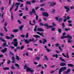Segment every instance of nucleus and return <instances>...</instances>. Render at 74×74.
Returning <instances> with one entry per match:
<instances>
[{
  "label": "nucleus",
  "instance_id": "1",
  "mask_svg": "<svg viewBox=\"0 0 74 74\" xmlns=\"http://www.w3.org/2000/svg\"><path fill=\"white\" fill-rule=\"evenodd\" d=\"M67 70V67L66 66L60 68L59 71V74H61L62 71H64L65 70Z\"/></svg>",
  "mask_w": 74,
  "mask_h": 74
},
{
  "label": "nucleus",
  "instance_id": "2",
  "mask_svg": "<svg viewBox=\"0 0 74 74\" xmlns=\"http://www.w3.org/2000/svg\"><path fill=\"white\" fill-rule=\"evenodd\" d=\"M17 41L18 40L17 39L15 38L13 40L14 42H12L11 44H13V45L14 47H17V46L18 45V42H17Z\"/></svg>",
  "mask_w": 74,
  "mask_h": 74
},
{
  "label": "nucleus",
  "instance_id": "3",
  "mask_svg": "<svg viewBox=\"0 0 74 74\" xmlns=\"http://www.w3.org/2000/svg\"><path fill=\"white\" fill-rule=\"evenodd\" d=\"M69 38V39H73L72 36H70L69 34H67V36H63L61 37V39H63V38Z\"/></svg>",
  "mask_w": 74,
  "mask_h": 74
},
{
  "label": "nucleus",
  "instance_id": "4",
  "mask_svg": "<svg viewBox=\"0 0 74 74\" xmlns=\"http://www.w3.org/2000/svg\"><path fill=\"white\" fill-rule=\"evenodd\" d=\"M25 68H27V69H26V71L27 72H29V71H30L31 69H30V68L27 67V65H25L24 66V70H25Z\"/></svg>",
  "mask_w": 74,
  "mask_h": 74
},
{
  "label": "nucleus",
  "instance_id": "5",
  "mask_svg": "<svg viewBox=\"0 0 74 74\" xmlns=\"http://www.w3.org/2000/svg\"><path fill=\"white\" fill-rule=\"evenodd\" d=\"M49 4H50V5H49V7L51 8V7H53L54 5H56V2L53 3V2L50 1L49 2Z\"/></svg>",
  "mask_w": 74,
  "mask_h": 74
},
{
  "label": "nucleus",
  "instance_id": "6",
  "mask_svg": "<svg viewBox=\"0 0 74 74\" xmlns=\"http://www.w3.org/2000/svg\"><path fill=\"white\" fill-rule=\"evenodd\" d=\"M60 66H62L63 67L64 66H67V64L65 62H62L60 63Z\"/></svg>",
  "mask_w": 74,
  "mask_h": 74
},
{
  "label": "nucleus",
  "instance_id": "7",
  "mask_svg": "<svg viewBox=\"0 0 74 74\" xmlns=\"http://www.w3.org/2000/svg\"><path fill=\"white\" fill-rule=\"evenodd\" d=\"M64 8L66 9V12H68L70 11V8L69 7L67 6H65Z\"/></svg>",
  "mask_w": 74,
  "mask_h": 74
},
{
  "label": "nucleus",
  "instance_id": "8",
  "mask_svg": "<svg viewBox=\"0 0 74 74\" xmlns=\"http://www.w3.org/2000/svg\"><path fill=\"white\" fill-rule=\"evenodd\" d=\"M20 4H21V3H20L17 2L15 3L14 5H16V8H17V9H18V7H19V5Z\"/></svg>",
  "mask_w": 74,
  "mask_h": 74
},
{
  "label": "nucleus",
  "instance_id": "9",
  "mask_svg": "<svg viewBox=\"0 0 74 74\" xmlns=\"http://www.w3.org/2000/svg\"><path fill=\"white\" fill-rule=\"evenodd\" d=\"M42 14L43 16H46L47 17L48 16V13L47 12H44L42 13Z\"/></svg>",
  "mask_w": 74,
  "mask_h": 74
},
{
  "label": "nucleus",
  "instance_id": "10",
  "mask_svg": "<svg viewBox=\"0 0 74 74\" xmlns=\"http://www.w3.org/2000/svg\"><path fill=\"white\" fill-rule=\"evenodd\" d=\"M36 33L37 34H39V35H40V36H42L43 37H44V35H43V34H44V33H43V32H42L41 33L40 32H37Z\"/></svg>",
  "mask_w": 74,
  "mask_h": 74
},
{
  "label": "nucleus",
  "instance_id": "11",
  "mask_svg": "<svg viewBox=\"0 0 74 74\" xmlns=\"http://www.w3.org/2000/svg\"><path fill=\"white\" fill-rule=\"evenodd\" d=\"M5 37L7 40H12V38L11 37H9L8 36H5Z\"/></svg>",
  "mask_w": 74,
  "mask_h": 74
},
{
  "label": "nucleus",
  "instance_id": "12",
  "mask_svg": "<svg viewBox=\"0 0 74 74\" xmlns=\"http://www.w3.org/2000/svg\"><path fill=\"white\" fill-rule=\"evenodd\" d=\"M7 50V48H5L4 49H3L2 50L1 52H2L3 53H4V52H6Z\"/></svg>",
  "mask_w": 74,
  "mask_h": 74
},
{
  "label": "nucleus",
  "instance_id": "13",
  "mask_svg": "<svg viewBox=\"0 0 74 74\" xmlns=\"http://www.w3.org/2000/svg\"><path fill=\"white\" fill-rule=\"evenodd\" d=\"M12 59L13 60V61H12V63H14L15 62V58H14V56H13L12 58Z\"/></svg>",
  "mask_w": 74,
  "mask_h": 74
},
{
  "label": "nucleus",
  "instance_id": "14",
  "mask_svg": "<svg viewBox=\"0 0 74 74\" xmlns=\"http://www.w3.org/2000/svg\"><path fill=\"white\" fill-rule=\"evenodd\" d=\"M38 30L39 32H44V29L41 28H38Z\"/></svg>",
  "mask_w": 74,
  "mask_h": 74
},
{
  "label": "nucleus",
  "instance_id": "15",
  "mask_svg": "<svg viewBox=\"0 0 74 74\" xmlns=\"http://www.w3.org/2000/svg\"><path fill=\"white\" fill-rule=\"evenodd\" d=\"M34 37H36V39H37L38 38H40V37L37 35H35L33 36Z\"/></svg>",
  "mask_w": 74,
  "mask_h": 74
},
{
  "label": "nucleus",
  "instance_id": "16",
  "mask_svg": "<svg viewBox=\"0 0 74 74\" xmlns=\"http://www.w3.org/2000/svg\"><path fill=\"white\" fill-rule=\"evenodd\" d=\"M24 40H25V43H26L27 44H29V40H25V39H24Z\"/></svg>",
  "mask_w": 74,
  "mask_h": 74
},
{
  "label": "nucleus",
  "instance_id": "17",
  "mask_svg": "<svg viewBox=\"0 0 74 74\" xmlns=\"http://www.w3.org/2000/svg\"><path fill=\"white\" fill-rule=\"evenodd\" d=\"M10 12L11 14V21H13L14 19V16H13V15H12V14L11 12Z\"/></svg>",
  "mask_w": 74,
  "mask_h": 74
},
{
  "label": "nucleus",
  "instance_id": "18",
  "mask_svg": "<svg viewBox=\"0 0 74 74\" xmlns=\"http://www.w3.org/2000/svg\"><path fill=\"white\" fill-rule=\"evenodd\" d=\"M43 44H45V42H47V40L45 38L43 39Z\"/></svg>",
  "mask_w": 74,
  "mask_h": 74
},
{
  "label": "nucleus",
  "instance_id": "19",
  "mask_svg": "<svg viewBox=\"0 0 74 74\" xmlns=\"http://www.w3.org/2000/svg\"><path fill=\"white\" fill-rule=\"evenodd\" d=\"M19 30L18 29H14L13 30L12 32L14 33H16V32H18Z\"/></svg>",
  "mask_w": 74,
  "mask_h": 74
},
{
  "label": "nucleus",
  "instance_id": "20",
  "mask_svg": "<svg viewBox=\"0 0 74 74\" xmlns=\"http://www.w3.org/2000/svg\"><path fill=\"white\" fill-rule=\"evenodd\" d=\"M71 39L69 38V39H68V40L67 42L68 43H70L71 42H73V40H71Z\"/></svg>",
  "mask_w": 74,
  "mask_h": 74
},
{
  "label": "nucleus",
  "instance_id": "21",
  "mask_svg": "<svg viewBox=\"0 0 74 74\" xmlns=\"http://www.w3.org/2000/svg\"><path fill=\"white\" fill-rule=\"evenodd\" d=\"M3 70H10V68L8 67H6L3 68Z\"/></svg>",
  "mask_w": 74,
  "mask_h": 74
},
{
  "label": "nucleus",
  "instance_id": "22",
  "mask_svg": "<svg viewBox=\"0 0 74 74\" xmlns=\"http://www.w3.org/2000/svg\"><path fill=\"white\" fill-rule=\"evenodd\" d=\"M68 66L69 67H74V66L73 64H68Z\"/></svg>",
  "mask_w": 74,
  "mask_h": 74
},
{
  "label": "nucleus",
  "instance_id": "23",
  "mask_svg": "<svg viewBox=\"0 0 74 74\" xmlns=\"http://www.w3.org/2000/svg\"><path fill=\"white\" fill-rule=\"evenodd\" d=\"M26 4L31 5V2L29 1H26Z\"/></svg>",
  "mask_w": 74,
  "mask_h": 74
},
{
  "label": "nucleus",
  "instance_id": "24",
  "mask_svg": "<svg viewBox=\"0 0 74 74\" xmlns=\"http://www.w3.org/2000/svg\"><path fill=\"white\" fill-rule=\"evenodd\" d=\"M60 60H61L63 62H66V60H64L63 59H62V57H60Z\"/></svg>",
  "mask_w": 74,
  "mask_h": 74
},
{
  "label": "nucleus",
  "instance_id": "25",
  "mask_svg": "<svg viewBox=\"0 0 74 74\" xmlns=\"http://www.w3.org/2000/svg\"><path fill=\"white\" fill-rule=\"evenodd\" d=\"M34 15H36V20H38V17H39V16H38V15H37V14H34Z\"/></svg>",
  "mask_w": 74,
  "mask_h": 74
},
{
  "label": "nucleus",
  "instance_id": "26",
  "mask_svg": "<svg viewBox=\"0 0 74 74\" xmlns=\"http://www.w3.org/2000/svg\"><path fill=\"white\" fill-rule=\"evenodd\" d=\"M62 29H64L65 28V24L64 23H63L62 24Z\"/></svg>",
  "mask_w": 74,
  "mask_h": 74
},
{
  "label": "nucleus",
  "instance_id": "27",
  "mask_svg": "<svg viewBox=\"0 0 74 74\" xmlns=\"http://www.w3.org/2000/svg\"><path fill=\"white\" fill-rule=\"evenodd\" d=\"M71 71V69L69 68L68 69L66 72H67V73L68 74V73H70V71Z\"/></svg>",
  "mask_w": 74,
  "mask_h": 74
},
{
  "label": "nucleus",
  "instance_id": "28",
  "mask_svg": "<svg viewBox=\"0 0 74 74\" xmlns=\"http://www.w3.org/2000/svg\"><path fill=\"white\" fill-rule=\"evenodd\" d=\"M23 27V25H22L21 26L19 27V29L20 30H22Z\"/></svg>",
  "mask_w": 74,
  "mask_h": 74
},
{
  "label": "nucleus",
  "instance_id": "29",
  "mask_svg": "<svg viewBox=\"0 0 74 74\" xmlns=\"http://www.w3.org/2000/svg\"><path fill=\"white\" fill-rule=\"evenodd\" d=\"M29 14L30 15H31V16H32L33 15V13L32 11H30L29 13Z\"/></svg>",
  "mask_w": 74,
  "mask_h": 74
},
{
  "label": "nucleus",
  "instance_id": "30",
  "mask_svg": "<svg viewBox=\"0 0 74 74\" xmlns=\"http://www.w3.org/2000/svg\"><path fill=\"white\" fill-rule=\"evenodd\" d=\"M58 33H62V29L60 28L58 29Z\"/></svg>",
  "mask_w": 74,
  "mask_h": 74
},
{
  "label": "nucleus",
  "instance_id": "31",
  "mask_svg": "<svg viewBox=\"0 0 74 74\" xmlns=\"http://www.w3.org/2000/svg\"><path fill=\"white\" fill-rule=\"evenodd\" d=\"M29 41L30 42H32V41H34V38H32L31 39H29Z\"/></svg>",
  "mask_w": 74,
  "mask_h": 74
},
{
  "label": "nucleus",
  "instance_id": "32",
  "mask_svg": "<svg viewBox=\"0 0 74 74\" xmlns=\"http://www.w3.org/2000/svg\"><path fill=\"white\" fill-rule=\"evenodd\" d=\"M58 47L59 49L61 51V52H62V51H63V49H62V47H60V46H59Z\"/></svg>",
  "mask_w": 74,
  "mask_h": 74
},
{
  "label": "nucleus",
  "instance_id": "33",
  "mask_svg": "<svg viewBox=\"0 0 74 74\" xmlns=\"http://www.w3.org/2000/svg\"><path fill=\"white\" fill-rule=\"evenodd\" d=\"M24 47H25L24 46H21L20 48L21 50H23V48H24Z\"/></svg>",
  "mask_w": 74,
  "mask_h": 74
},
{
  "label": "nucleus",
  "instance_id": "34",
  "mask_svg": "<svg viewBox=\"0 0 74 74\" xmlns=\"http://www.w3.org/2000/svg\"><path fill=\"white\" fill-rule=\"evenodd\" d=\"M32 12H33V13H34V14H36V12H35V10H34V9H33V8L32 9Z\"/></svg>",
  "mask_w": 74,
  "mask_h": 74
},
{
  "label": "nucleus",
  "instance_id": "35",
  "mask_svg": "<svg viewBox=\"0 0 74 74\" xmlns=\"http://www.w3.org/2000/svg\"><path fill=\"white\" fill-rule=\"evenodd\" d=\"M26 38H28V37H29V33H27L26 35L25 36Z\"/></svg>",
  "mask_w": 74,
  "mask_h": 74
},
{
  "label": "nucleus",
  "instance_id": "36",
  "mask_svg": "<svg viewBox=\"0 0 74 74\" xmlns=\"http://www.w3.org/2000/svg\"><path fill=\"white\" fill-rule=\"evenodd\" d=\"M49 27H50V28H52V26H47V27H46V29H49Z\"/></svg>",
  "mask_w": 74,
  "mask_h": 74
},
{
  "label": "nucleus",
  "instance_id": "37",
  "mask_svg": "<svg viewBox=\"0 0 74 74\" xmlns=\"http://www.w3.org/2000/svg\"><path fill=\"white\" fill-rule=\"evenodd\" d=\"M45 58L46 60H48V58L47 57V56H45Z\"/></svg>",
  "mask_w": 74,
  "mask_h": 74
},
{
  "label": "nucleus",
  "instance_id": "38",
  "mask_svg": "<svg viewBox=\"0 0 74 74\" xmlns=\"http://www.w3.org/2000/svg\"><path fill=\"white\" fill-rule=\"evenodd\" d=\"M46 50L47 51V52H51V49H48V48L46 49Z\"/></svg>",
  "mask_w": 74,
  "mask_h": 74
},
{
  "label": "nucleus",
  "instance_id": "39",
  "mask_svg": "<svg viewBox=\"0 0 74 74\" xmlns=\"http://www.w3.org/2000/svg\"><path fill=\"white\" fill-rule=\"evenodd\" d=\"M16 60H19V56H16Z\"/></svg>",
  "mask_w": 74,
  "mask_h": 74
},
{
  "label": "nucleus",
  "instance_id": "40",
  "mask_svg": "<svg viewBox=\"0 0 74 74\" xmlns=\"http://www.w3.org/2000/svg\"><path fill=\"white\" fill-rule=\"evenodd\" d=\"M35 59L36 60H40V57H36Z\"/></svg>",
  "mask_w": 74,
  "mask_h": 74
},
{
  "label": "nucleus",
  "instance_id": "41",
  "mask_svg": "<svg viewBox=\"0 0 74 74\" xmlns=\"http://www.w3.org/2000/svg\"><path fill=\"white\" fill-rule=\"evenodd\" d=\"M39 25H40V26H44V24L41 23H39Z\"/></svg>",
  "mask_w": 74,
  "mask_h": 74
},
{
  "label": "nucleus",
  "instance_id": "42",
  "mask_svg": "<svg viewBox=\"0 0 74 74\" xmlns=\"http://www.w3.org/2000/svg\"><path fill=\"white\" fill-rule=\"evenodd\" d=\"M0 36L1 37H3L4 36V33H0Z\"/></svg>",
  "mask_w": 74,
  "mask_h": 74
},
{
  "label": "nucleus",
  "instance_id": "43",
  "mask_svg": "<svg viewBox=\"0 0 74 74\" xmlns=\"http://www.w3.org/2000/svg\"><path fill=\"white\" fill-rule=\"evenodd\" d=\"M7 44L6 42H4L3 43V45H2V47H5Z\"/></svg>",
  "mask_w": 74,
  "mask_h": 74
},
{
  "label": "nucleus",
  "instance_id": "44",
  "mask_svg": "<svg viewBox=\"0 0 74 74\" xmlns=\"http://www.w3.org/2000/svg\"><path fill=\"white\" fill-rule=\"evenodd\" d=\"M64 29H65V31H68V30H70V28L67 29V28H65Z\"/></svg>",
  "mask_w": 74,
  "mask_h": 74
},
{
  "label": "nucleus",
  "instance_id": "45",
  "mask_svg": "<svg viewBox=\"0 0 74 74\" xmlns=\"http://www.w3.org/2000/svg\"><path fill=\"white\" fill-rule=\"evenodd\" d=\"M10 48H11V49H14V46H9Z\"/></svg>",
  "mask_w": 74,
  "mask_h": 74
},
{
  "label": "nucleus",
  "instance_id": "46",
  "mask_svg": "<svg viewBox=\"0 0 74 74\" xmlns=\"http://www.w3.org/2000/svg\"><path fill=\"white\" fill-rule=\"evenodd\" d=\"M10 63H11V61H10V60H9L7 62V64H9Z\"/></svg>",
  "mask_w": 74,
  "mask_h": 74
},
{
  "label": "nucleus",
  "instance_id": "47",
  "mask_svg": "<svg viewBox=\"0 0 74 74\" xmlns=\"http://www.w3.org/2000/svg\"><path fill=\"white\" fill-rule=\"evenodd\" d=\"M31 21H32L31 20L29 21V23L30 25H32V26H33L34 25V24L31 23Z\"/></svg>",
  "mask_w": 74,
  "mask_h": 74
},
{
  "label": "nucleus",
  "instance_id": "48",
  "mask_svg": "<svg viewBox=\"0 0 74 74\" xmlns=\"http://www.w3.org/2000/svg\"><path fill=\"white\" fill-rule=\"evenodd\" d=\"M48 24L45 23L44 25V26H46V27H47V26H48Z\"/></svg>",
  "mask_w": 74,
  "mask_h": 74
},
{
  "label": "nucleus",
  "instance_id": "49",
  "mask_svg": "<svg viewBox=\"0 0 74 74\" xmlns=\"http://www.w3.org/2000/svg\"><path fill=\"white\" fill-rule=\"evenodd\" d=\"M9 5H10L11 4V0H9Z\"/></svg>",
  "mask_w": 74,
  "mask_h": 74
},
{
  "label": "nucleus",
  "instance_id": "50",
  "mask_svg": "<svg viewBox=\"0 0 74 74\" xmlns=\"http://www.w3.org/2000/svg\"><path fill=\"white\" fill-rule=\"evenodd\" d=\"M10 68H11V69H15V67H14L13 66H12L10 67Z\"/></svg>",
  "mask_w": 74,
  "mask_h": 74
},
{
  "label": "nucleus",
  "instance_id": "51",
  "mask_svg": "<svg viewBox=\"0 0 74 74\" xmlns=\"http://www.w3.org/2000/svg\"><path fill=\"white\" fill-rule=\"evenodd\" d=\"M21 37H23V38L25 37V36L24 35H21Z\"/></svg>",
  "mask_w": 74,
  "mask_h": 74
},
{
  "label": "nucleus",
  "instance_id": "52",
  "mask_svg": "<svg viewBox=\"0 0 74 74\" xmlns=\"http://www.w3.org/2000/svg\"><path fill=\"white\" fill-rule=\"evenodd\" d=\"M10 36H12V38H14V37H15V36H14V35L12 34H11L10 35Z\"/></svg>",
  "mask_w": 74,
  "mask_h": 74
},
{
  "label": "nucleus",
  "instance_id": "53",
  "mask_svg": "<svg viewBox=\"0 0 74 74\" xmlns=\"http://www.w3.org/2000/svg\"><path fill=\"white\" fill-rule=\"evenodd\" d=\"M3 28H4L5 30V32H7V29L5 27H4Z\"/></svg>",
  "mask_w": 74,
  "mask_h": 74
},
{
  "label": "nucleus",
  "instance_id": "54",
  "mask_svg": "<svg viewBox=\"0 0 74 74\" xmlns=\"http://www.w3.org/2000/svg\"><path fill=\"white\" fill-rule=\"evenodd\" d=\"M4 56V55L3 54H1L0 55V58H3Z\"/></svg>",
  "mask_w": 74,
  "mask_h": 74
},
{
  "label": "nucleus",
  "instance_id": "55",
  "mask_svg": "<svg viewBox=\"0 0 74 74\" xmlns=\"http://www.w3.org/2000/svg\"><path fill=\"white\" fill-rule=\"evenodd\" d=\"M15 66L16 67H19V65L17 63L15 64Z\"/></svg>",
  "mask_w": 74,
  "mask_h": 74
},
{
  "label": "nucleus",
  "instance_id": "56",
  "mask_svg": "<svg viewBox=\"0 0 74 74\" xmlns=\"http://www.w3.org/2000/svg\"><path fill=\"white\" fill-rule=\"evenodd\" d=\"M53 26L55 27V26H56V24L54 22L53 23Z\"/></svg>",
  "mask_w": 74,
  "mask_h": 74
},
{
  "label": "nucleus",
  "instance_id": "57",
  "mask_svg": "<svg viewBox=\"0 0 74 74\" xmlns=\"http://www.w3.org/2000/svg\"><path fill=\"white\" fill-rule=\"evenodd\" d=\"M62 20L63 19L62 18H60L59 19L58 21L59 22H60V21H62Z\"/></svg>",
  "mask_w": 74,
  "mask_h": 74
},
{
  "label": "nucleus",
  "instance_id": "58",
  "mask_svg": "<svg viewBox=\"0 0 74 74\" xmlns=\"http://www.w3.org/2000/svg\"><path fill=\"white\" fill-rule=\"evenodd\" d=\"M4 7H2L1 8V10L2 11H3V10H4Z\"/></svg>",
  "mask_w": 74,
  "mask_h": 74
},
{
  "label": "nucleus",
  "instance_id": "59",
  "mask_svg": "<svg viewBox=\"0 0 74 74\" xmlns=\"http://www.w3.org/2000/svg\"><path fill=\"white\" fill-rule=\"evenodd\" d=\"M17 22L19 23V24H21V22L20 20H18Z\"/></svg>",
  "mask_w": 74,
  "mask_h": 74
},
{
  "label": "nucleus",
  "instance_id": "60",
  "mask_svg": "<svg viewBox=\"0 0 74 74\" xmlns=\"http://www.w3.org/2000/svg\"><path fill=\"white\" fill-rule=\"evenodd\" d=\"M7 22H5L4 24L5 27H6V26H7Z\"/></svg>",
  "mask_w": 74,
  "mask_h": 74
},
{
  "label": "nucleus",
  "instance_id": "61",
  "mask_svg": "<svg viewBox=\"0 0 74 74\" xmlns=\"http://www.w3.org/2000/svg\"><path fill=\"white\" fill-rule=\"evenodd\" d=\"M28 8H27V7L26 6L25 7V10L27 11H28Z\"/></svg>",
  "mask_w": 74,
  "mask_h": 74
},
{
  "label": "nucleus",
  "instance_id": "62",
  "mask_svg": "<svg viewBox=\"0 0 74 74\" xmlns=\"http://www.w3.org/2000/svg\"><path fill=\"white\" fill-rule=\"evenodd\" d=\"M62 54L63 56H64V57L65 58L67 57H66V55H64V53H62Z\"/></svg>",
  "mask_w": 74,
  "mask_h": 74
},
{
  "label": "nucleus",
  "instance_id": "63",
  "mask_svg": "<svg viewBox=\"0 0 74 74\" xmlns=\"http://www.w3.org/2000/svg\"><path fill=\"white\" fill-rule=\"evenodd\" d=\"M1 40L2 41H3V42H6L5 40L3 39H1Z\"/></svg>",
  "mask_w": 74,
  "mask_h": 74
},
{
  "label": "nucleus",
  "instance_id": "64",
  "mask_svg": "<svg viewBox=\"0 0 74 74\" xmlns=\"http://www.w3.org/2000/svg\"><path fill=\"white\" fill-rule=\"evenodd\" d=\"M59 44H58V43H57L56 45L55 46L56 47H58V46H59Z\"/></svg>",
  "mask_w": 74,
  "mask_h": 74
}]
</instances>
